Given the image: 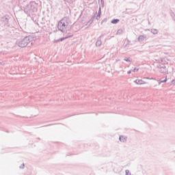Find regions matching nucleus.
Here are the masks:
<instances>
[{"mask_svg":"<svg viewBox=\"0 0 175 175\" xmlns=\"http://www.w3.org/2000/svg\"><path fill=\"white\" fill-rule=\"evenodd\" d=\"M135 83L136 84H139V85L146 84V82H144V81H143L142 79H137V80L135 81Z\"/></svg>","mask_w":175,"mask_h":175,"instance_id":"nucleus-8","label":"nucleus"},{"mask_svg":"<svg viewBox=\"0 0 175 175\" xmlns=\"http://www.w3.org/2000/svg\"><path fill=\"white\" fill-rule=\"evenodd\" d=\"M65 2H68V3H70V2H73V1L75 0H64Z\"/></svg>","mask_w":175,"mask_h":175,"instance_id":"nucleus-23","label":"nucleus"},{"mask_svg":"<svg viewBox=\"0 0 175 175\" xmlns=\"http://www.w3.org/2000/svg\"><path fill=\"white\" fill-rule=\"evenodd\" d=\"M111 24H118V23H120V19H113L111 21Z\"/></svg>","mask_w":175,"mask_h":175,"instance_id":"nucleus-11","label":"nucleus"},{"mask_svg":"<svg viewBox=\"0 0 175 175\" xmlns=\"http://www.w3.org/2000/svg\"><path fill=\"white\" fill-rule=\"evenodd\" d=\"M24 167H25V165L24 163L21 164L20 166H19V168L21 169H24Z\"/></svg>","mask_w":175,"mask_h":175,"instance_id":"nucleus-20","label":"nucleus"},{"mask_svg":"<svg viewBox=\"0 0 175 175\" xmlns=\"http://www.w3.org/2000/svg\"><path fill=\"white\" fill-rule=\"evenodd\" d=\"M102 14V9L100 8V7L98 9V14L96 17V20H99V18H100V15Z\"/></svg>","mask_w":175,"mask_h":175,"instance_id":"nucleus-6","label":"nucleus"},{"mask_svg":"<svg viewBox=\"0 0 175 175\" xmlns=\"http://www.w3.org/2000/svg\"><path fill=\"white\" fill-rule=\"evenodd\" d=\"M101 45H102V40H98L96 41V46L97 47H99V46H100Z\"/></svg>","mask_w":175,"mask_h":175,"instance_id":"nucleus-12","label":"nucleus"},{"mask_svg":"<svg viewBox=\"0 0 175 175\" xmlns=\"http://www.w3.org/2000/svg\"><path fill=\"white\" fill-rule=\"evenodd\" d=\"M160 72L164 73V75H167L169 73V71L167 70V69H161Z\"/></svg>","mask_w":175,"mask_h":175,"instance_id":"nucleus-10","label":"nucleus"},{"mask_svg":"<svg viewBox=\"0 0 175 175\" xmlns=\"http://www.w3.org/2000/svg\"><path fill=\"white\" fill-rule=\"evenodd\" d=\"M1 21L4 25V27H10V25L9 24V16H3Z\"/></svg>","mask_w":175,"mask_h":175,"instance_id":"nucleus-4","label":"nucleus"},{"mask_svg":"<svg viewBox=\"0 0 175 175\" xmlns=\"http://www.w3.org/2000/svg\"><path fill=\"white\" fill-rule=\"evenodd\" d=\"M151 33H153V35H157L158 33V29H152Z\"/></svg>","mask_w":175,"mask_h":175,"instance_id":"nucleus-13","label":"nucleus"},{"mask_svg":"<svg viewBox=\"0 0 175 175\" xmlns=\"http://www.w3.org/2000/svg\"><path fill=\"white\" fill-rule=\"evenodd\" d=\"M59 42H61V41L59 40V39H57V40H54V43H59Z\"/></svg>","mask_w":175,"mask_h":175,"instance_id":"nucleus-25","label":"nucleus"},{"mask_svg":"<svg viewBox=\"0 0 175 175\" xmlns=\"http://www.w3.org/2000/svg\"><path fill=\"white\" fill-rule=\"evenodd\" d=\"M159 69H166V66L165 64H160L157 66Z\"/></svg>","mask_w":175,"mask_h":175,"instance_id":"nucleus-14","label":"nucleus"},{"mask_svg":"<svg viewBox=\"0 0 175 175\" xmlns=\"http://www.w3.org/2000/svg\"><path fill=\"white\" fill-rule=\"evenodd\" d=\"M124 61H125L126 62H132V59L131 57H125L124 59Z\"/></svg>","mask_w":175,"mask_h":175,"instance_id":"nucleus-16","label":"nucleus"},{"mask_svg":"<svg viewBox=\"0 0 175 175\" xmlns=\"http://www.w3.org/2000/svg\"><path fill=\"white\" fill-rule=\"evenodd\" d=\"M69 23H68V18L64 17L60 21L58 22L57 28L61 32H65V29L68 28Z\"/></svg>","mask_w":175,"mask_h":175,"instance_id":"nucleus-3","label":"nucleus"},{"mask_svg":"<svg viewBox=\"0 0 175 175\" xmlns=\"http://www.w3.org/2000/svg\"><path fill=\"white\" fill-rule=\"evenodd\" d=\"M94 20H95V16H93L90 21L87 23L86 25H91V24H92V23H94Z\"/></svg>","mask_w":175,"mask_h":175,"instance_id":"nucleus-7","label":"nucleus"},{"mask_svg":"<svg viewBox=\"0 0 175 175\" xmlns=\"http://www.w3.org/2000/svg\"><path fill=\"white\" fill-rule=\"evenodd\" d=\"M0 64H1V63L0 62Z\"/></svg>","mask_w":175,"mask_h":175,"instance_id":"nucleus-30","label":"nucleus"},{"mask_svg":"<svg viewBox=\"0 0 175 175\" xmlns=\"http://www.w3.org/2000/svg\"><path fill=\"white\" fill-rule=\"evenodd\" d=\"M157 62L160 63V62H163V58H160L158 60H156Z\"/></svg>","mask_w":175,"mask_h":175,"instance_id":"nucleus-21","label":"nucleus"},{"mask_svg":"<svg viewBox=\"0 0 175 175\" xmlns=\"http://www.w3.org/2000/svg\"><path fill=\"white\" fill-rule=\"evenodd\" d=\"M131 72H132V71H131V70H129V71L127 72L128 75H131Z\"/></svg>","mask_w":175,"mask_h":175,"instance_id":"nucleus-29","label":"nucleus"},{"mask_svg":"<svg viewBox=\"0 0 175 175\" xmlns=\"http://www.w3.org/2000/svg\"><path fill=\"white\" fill-rule=\"evenodd\" d=\"M146 79H150V80H154V78H148V77H146Z\"/></svg>","mask_w":175,"mask_h":175,"instance_id":"nucleus-27","label":"nucleus"},{"mask_svg":"<svg viewBox=\"0 0 175 175\" xmlns=\"http://www.w3.org/2000/svg\"><path fill=\"white\" fill-rule=\"evenodd\" d=\"M159 81V83H166V81H167V78H165L164 80L160 79Z\"/></svg>","mask_w":175,"mask_h":175,"instance_id":"nucleus-18","label":"nucleus"},{"mask_svg":"<svg viewBox=\"0 0 175 175\" xmlns=\"http://www.w3.org/2000/svg\"><path fill=\"white\" fill-rule=\"evenodd\" d=\"M122 29H119L116 32V35H122Z\"/></svg>","mask_w":175,"mask_h":175,"instance_id":"nucleus-17","label":"nucleus"},{"mask_svg":"<svg viewBox=\"0 0 175 175\" xmlns=\"http://www.w3.org/2000/svg\"><path fill=\"white\" fill-rule=\"evenodd\" d=\"M68 38H72V36L61 38H59V41L64 42V40H65V39H68Z\"/></svg>","mask_w":175,"mask_h":175,"instance_id":"nucleus-15","label":"nucleus"},{"mask_svg":"<svg viewBox=\"0 0 175 175\" xmlns=\"http://www.w3.org/2000/svg\"><path fill=\"white\" fill-rule=\"evenodd\" d=\"M125 175H132V174H131V172L129 171V170H125Z\"/></svg>","mask_w":175,"mask_h":175,"instance_id":"nucleus-19","label":"nucleus"},{"mask_svg":"<svg viewBox=\"0 0 175 175\" xmlns=\"http://www.w3.org/2000/svg\"><path fill=\"white\" fill-rule=\"evenodd\" d=\"M32 40H33V38L31 36H26L23 39L16 41V44L18 46V47L24 48L27 47V46H32Z\"/></svg>","mask_w":175,"mask_h":175,"instance_id":"nucleus-1","label":"nucleus"},{"mask_svg":"<svg viewBox=\"0 0 175 175\" xmlns=\"http://www.w3.org/2000/svg\"><path fill=\"white\" fill-rule=\"evenodd\" d=\"M171 16L173 17L174 21H175V14H174V12H172V14H171Z\"/></svg>","mask_w":175,"mask_h":175,"instance_id":"nucleus-24","label":"nucleus"},{"mask_svg":"<svg viewBox=\"0 0 175 175\" xmlns=\"http://www.w3.org/2000/svg\"><path fill=\"white\" fill-rule=\"evenodd\" d=\"M137 71H139V68H135L133 70V72H137Z\"/></svg>","mask_w":175,"mask_h":175,"instance_id":"nucleus-26","label":"nucleus"},{"mask_svg":"<svg viewBox=\"0 0 175 175\" xmlns=\"http://www.w3.org/2000/svg\"><path fill=\"white\" fill-rule=\"evenodd\" d=\"M146 39H147V36H144V35H141L138 37V42H139V43H142V42H144V40H146Z\"/></svg>","mask_w":175,"mask_h":175,"instance_id":"nucleus-5","label":"nucleus"},{"mask_svg":"<svg viewBox=\"0 0 175 175\" xmlns=\"http://www.w3.org/2000/svg\"><path fill=\"white\" fill-rule=\"evenodd\" d=\"M102 7L103 8L105 6V0H100Z\"/></svg>","mask_w":175,"mask_h":175,"instance_id":"nucleus-22","label":"nucleus"},{"mask_svg":"<svg viewBox=\"0 0 175 175\" xmlns=\"http://www.w3.org/2000/svg\"><path fill=\"white\" fill-rule=\"evenodd\" d=\"M172 84H175V79L172 81Z\"/></svg>","mask_w":175,"mask_h":175,"instance_id":"nucleus-28","label":"nucleus"},{"mask_svg":"<svg viewBox=\"0 0 175 175\" xmlns=\"http://www.w3.org/2000/svg\"><path fill=\"white\" fill-rule=\"evenodd\" d=\"M119 140H120V142H122V143H125V142H126V137H124L122 135H120L119 137Z\"/></svg>","mask_w":175,"mask_h":175,"instance_id":"nucleus-9","label":"nucleus"},{"mask_svg":"<svg viewBox=\"0 0 175 175\" xmlns=\"http://www.w3.org/2000/svg\"><path fill=\"white\" fill-rule=\"evenodd\" d=\"M24 12L26 14H32V13L38 12V4L35 2H30L25 8Z\"/></svg>","mask_w":175,"mask_h":175,"instance_id":"nucleus-2","label":"nucleus"}]
</instances>
